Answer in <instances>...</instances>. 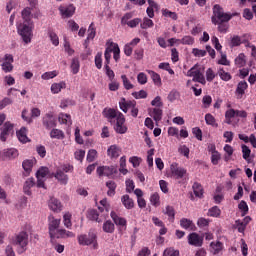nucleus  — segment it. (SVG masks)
Masks as SVG:
<instances>
[{"label":"nucleus","instance_id":"33","mask_svg":"<svg viewBox=\"0 0 256 256\" xmlns=\"http://www.w3.org/2000/svg\"><path fill=\"white\" fill-rule=\"evenodd\" d=\"M72 217L73 215L70 212H66L63 215V224L67 229H71V227H73V223L71 222Z\"/></svg>","mask_w":256,"mask_h":256},{"label":"nucleus","instance_id":"55","mask_svg":"<svg viewBox=\"0 0 256 256\" xmlns=\"http://www.w3.org/2000/svg\"><path fill=\"white\" fill-rule=\"evenodd\" d=\"M242 157L243 159H245V161L249 160V157H251V149L249 148V146L243 144L242 145Z\"/></svg>","mask_w":256,"mask_h":256},{"label":"nucleus","instance_id":"17","mask_svg":"<svg viewBox=\"0 0 256 256\" xmlns=\"http://www.w3.org/2000/svg\"><path fill=\"white\" fill-rule=\"evenodd\" d=\"M0 140L5 142L7 141V136L11 131H13V124L11 122H6L3 127L1 128Z\"/></svg>","mask_w":256,"mask_h":256},{"label":"nucleus","instance_id":"48","mask_svg":"<svg viewBox=\"0 0 256 256\" xmlns=\"http://www.w3.org/2000/svg\"><path fill=\"white\" fill-rule=\"evenodd\" d=\"M154 25L155 23L153 22V20L147 17L143 18V22L140 23L141 29H151V27H153Z\"/></svg>","mask_w":256,"mask_h":256},{"label":"nucleus","instance_id":"36","mask_svg":"<svg viewBox=\"0 0 256 256\" xmlns=\"http://www.w3.org/2000/svg\"><path fill=\"white\" fill-rule=\"evenodd\" d=\"M247 87H249V85L247 84L246 81H240L237 85V88H236V93L238 95H245V90L247 89Z\"/></svg>","mask_w":256,"mask_h":256},{"label":"nucleus","instance_id":"28","mask_svg":"<svg viewBox=\"0 0 256 256\" xmlns=\"http://www.w3.org/2000/svg\"><path fill=\"white\" fill-rule=\"evenodd\" d=\"M67 84L65 83V81H61L59 83H53L51 85V93H53V95H57V93H61L62 89H66Z\"/></svg>","mask_w":256,"mask_h":256},{"label":"nucleus","instance_id":"25","mask_svg":"<svg viewBox=\"0 0 256 256\" xmlns=\"http://www.w3.org/2000/svg\"><path fill=\"white\" fill-rule=\"evenodd\" d=\"M58 121L61 125H67V127H71V125H73V120H71V115L69 114H59Z\"/></svg>","mask_w":256,"mask_h":256},{"label":"nucleus","instance_id":"6","mask_svg":"<svg viewBox=\"0 0 256 256\" xmlns=\"http://www.w3.org/2000/svg\"><path fill=\"white\" fill-rule=\"evenodd\" d=\"M119 107L123 113H127V111L131 109L132 117H137L139 115V108H137V102L135 100L127 101L125 98H121Z\"/></svg>","mask_w":256,"mask_h":256},{"label":"nucleus","instance_id":"26","mask_svg":"<svg viewBox=\"0 0 256 256\" xmlns=\"http://www.w3.org/2000/svg\"><path fill=\"white\" fill-rule=\"evenodd\" d=\"M210 249L212 254L219 255L223 251V244L221 241L211 242Z\"/></svg>","mask_w":256,"mask_h":256},{"label":"nucleus","instance_id":"58","mask_svg":"<svg viewBox=\"0 0 256 256\" xmlns=\"http://www.w3.org/2000/svg\"><path fill=\"white\" fill-rule=\"evenodd\" d=\"M235 227L238 233H245V229H247V226L240 219L235 221Z\"/></svg>","mask_w":256,"mask_h":256},{"label":"nucleus","instance_id":"30","mask_svg":"<svg viewBox=\"0 0 256 256\" xmlns=\"http://www.w3.org/2000/svg\"><path fill=\"white\" fill-rule=\"evenodd\" d=\"M234 117H237V110L233 108L228 109L225 112V123H227V125H231L233 123L231 119H233Z\"/></svg>","mask_w":256,"mask_h":256},{"label":"nucleus","instance_id":"47","mask_svg":"<svg viewBox=\"0 0 256 256\" xmlns=\"http://www.w3.org/2000/svg\"><path fill=\"white\" fill-rule=\"evenodd\" d=\"M218 75H219L220 79H222V81H231V79H233L231 74H229L228 72H225V70L223 68H220L218 70Z\"/></svg>","mask_w":256,"mask_h":256},{"label":"nucleus","instance_id":"14","mask_svg":"<svg viewBox=\"0 0 256 256\" xmlns=\"http://www.w3.org/2000/svg\"><path fill=\"white\" fill-rule=\"evenodd\" d=\"M188 243L193 247H203V237L197 232H192L188 235Z\"/></svg>","mask_w":256,"mask_h":256},{"label":"nucleus","instance_id":"53","mask_svg":"<svg viewBox=\"0 0 256 256\" xmlns=\"http://www.w3.org/2000/svg\"><path fill=\"white\" fill-rule=\"evenodd\" d=\"M48 35L52 44L57 47L59 45V36L53 30H49Z\"/></svg>","mask_w":256,"mask_h":256},{"label":"nucleus","instance_id":"51","mask_svg":"<svg viewBox=\"0 0 256 256\" xmlns=\"http://www.w3.org/2000/svg\"><path fill=\"white\" fill-rule=\"evenodd\" d=\"M205 121L207 125H211L212 127H219V124H217L215 121V117L209 113L205 115Z\"/></svg>","mask_w":256,"mask_h":256},{"label":"nucleus","instance_id":"31","mask_svg":"<svg viewBox=\"0 0 256 256\" xmlns=\"http://www.w3.org/2000/svg\"><path fill=\"white\" fill-rule=\"evenodd\" d=\"M17 137L20 143H29V137H27V128L23 127L17 132Z\"/></svg>","mask_w":256,"mask_h":256},{"label":"nucleus","instance_id":"20","mask_svg":"<svg viewBox=\"0 0 256 256\" xmlns=\"http://www.w3.org/2000/svg\"><path fill=\"white\" fill-rule=\"evenodd\" d=\"M48 205L51 211H54L55 213H59L63 207V205H61V201L55 197L50 198Z\"/></svg>","mask_w":256,"mask_h":256},{"label":"nucleus","instance_id":"42","mask_svg":"<svg viewBox=\"0 0 256 256\" xmlns=\"http://www.w3.org/2000/svg\"><path fill=\"white\" fill-rule=\"evenodd\" d=\"M162 15L163 17H168L169 19H172L173 21H177L179 19V16L176 12H171L169 9H162Z\"/></svg>","mask_w":256,"mask_h":256},{"label":"nucleus","instance_id":"50","mask_svg":"<svg viewBox=\"0 0 256 256\" xmlns=\"http://www.w3.org/2000/svg\"><path fill=\"white\" fill-rule=\"evenodd\" d=\"M112 53L114 54L113 55L114 61H116V62L119 61L120 54H121V49H119L118 44H113L112 43Z\"/></svg>","mask_w":256,"mask_h":256},{"label":"nucleus","instance_id":"16","mask_svg":"<svg viewBox=\"0 0 256 256\" xmlns=\"http://www.w3.org/2000/svg\"><path fill=\"white\" fill-rule=\"evenodd\" d=\"M60 225H61V219H57L53 215L48 216L49 233L55 231L56 229H59Z\"/></svg>","mask_w":256,"mask_h":256},{"label":"nucleus","instance_id":"5","mask_svg":"<svg viewBox=\"0 0 256 256\" xmlns=\"http://www.w3.org/2000/svg\"><path fill=\"white\" fill-rule=\"evenodd\" d=\"M78 243L79 245H83V246L92 245L93 249H99V243H97V234L93 232L79 235Z\"/></svg>","mask_w":256,"mask_h":256},{"label":"nucleus","instance_id":"7","mask_svg":"<svg viewBox=\"0 0 256 256\" xmlns=\"http://www.w3.org/2000/svg\"><path fill=\"white\" fill-rule=\"evenodd\" d=\"M49 236L51 243H54L55 239H67V237H75V234L71 231L57 228L56 230L49 232Z\"/></svg>","mask_w":256,"mask_h":256},{"label":"nucleus","instance_id":"27","mask_svg":"<svg viewBox=\"0 0 256 256\" xmlns=\"http://www.w3.org/2000/svg\"><path fill=\"white\" fill-rule=\"evenodd\" d=\"M35 187V179L34 178H28L25 183H24V187H23V191L25 193V195H32L31 192V188Z\"/></svg>","mask_w":256,"mask_h":256},{"label":"nucleus","instance_id":"13","mask_svg":"<svg viewBox=\"0 0 256 256\" xmlns=\"http://www.w3.org/2000/svg\"><path fill=\"white\" fill-rule=\"evenodd\" d=\"M86 217L90 221H96V223H103V220L105 219V214H99V211L96 209H88Z\"/></svg>","mask_w":256,"mask_h":256},{"label":"nucleus","instance_id":"43","mask_svg":"<svg viewBox=\"0 0 256 256\" xmlns=\"http://www.w3.org/2000/svg\"><path fill=\"white\" fill-rule=\"evenodd\" d=\"M238 209L241 211L242 217H245V215L249 213V206L247 205V202H245V200L240 201V203L238 204Z\"/></svg>","mask_w":256,"mask_h":256},{"label":"nucleus","instance_id":"10","mask_svg":"<svg viewBox=\"0 0 256 256\" xmlns=\"http://www.w3.org/2000/svg\"><path fill=\"white\" fill-rule=\"evenodd\" d=\"M42 125L48 130L53 129V127H57V120L55 119L53 112H48L44 115L42 118Z\"/></svg>","mask_w":256,"mask_h":256},{"label":"nucleus","instance_id":"57","mask_svg":"<svg viewBox=\"0 0 256 256\" xmlns=\"http://www.w3.org/2000/svg\"><path fill=\"white\" fill-rule=\"evenodd\" d=\"M195 43V38L191 36H184L182 39H180L181 45H193Z\"/></svg>","mask_w":256,"mask_h":256},{"label":"nucleus","instance_id":"52","mask_svg":"<svg viewBox=\"0 0 256 256\" xmlns=\"http://www.w3.org/2000/svg\"><path fill=\"white\" fill-rule=\"evenodd\" d=\"M121 79H122L124 89H126L127 91L133 89L134 86L131 83V81H129V78H127V75H122Z\"/></svg>","mask_w":256,"mask_h":256},{"label":"nucleus","instance_id":"38","mask_svg":"<svg viewBox=\"0 0 256 256\" xmlns=\"http://www.w3.org/2000/svg\"><path fill=\"white\" fill-rule=\"evenodd\" d=\"M51 139H65V133L59 129H52L50 132Z\"/></svg>","mask_w":256,"mask_h":256},{"label":"nucleus","instance_id":"35","mask_svg":"<svg viewBox=\"0 0 256 256\" xmlns=\"http://www.w3.org/2000/svg\"><path fill=\"white\" fill-rule=\"evenodd\" d=\"M70 67L73 75H77V73H79V69L81 68L79 58H73Z\"/></svg>","mask_w":256,"mask_h":256},{"label":"nucleus","instance_id":"29","mask_svg":"<svg viewBox=\"0 0 256 256\" xmlns=\"http://www.w3.org/2000/svg\"><path fill=\"white\" fill-rule=\"evenodd\" d=\"M164 215L168 216V221L170 223H175V208L173 206H166L165 210H163Z\"/></svg>","mask_w":256,"mask_h":256},{"label":"nucleus","instance_id":"62","mask_svg":"<svg viewBox=\"0 0 256 256\" xmlns=\"http://www.w3.org/2000/svg\"><path fill=\"white\" fill-rule=\"evenodd\" d=\"M129 19H133V12H127L124 14V16L121 18V25H127L130 21Z\"/></svg>","mask_w":256,"mask_h":256},{"label":"nucleus","instance_id":"39","mask_svg":"<svg viewBox=\"0 0 256 256\" xmlns=\"http://www.w3.org/2000/svg\"><path fill=\"white\" fill-rule=\"evenodd\" d=\"M150 203L153 207H159V205H161V197L159 196V193L155 192L150 196Z\"/></svg>","mask_w":256,"mask_h":256},{"label":"nucleus","instance_id":"56","mask_svg":"<svg viewBox=\"0 0 256 256\" xmlns=\"http://www.w3.org/2000/svg\"><path fill=\"white\" fill-rule=\"evenodd\" d=\"M103 53L98 52L95 56V66L97 69H101L103 67Z\"/></svg>","mask_w":256,"mask_h":256},{"label":"nucleus","instance_id":"59","mask_svg":"<svg viewBox=\"0 0 256 256\" xmlns=\"http://www.w3.org/2000/svg\"><path fill=\"white\" fill-rule=\"evenodd\" d=\"M178 152L180 153V155H183L184 157H186L187 159H189L190 150H189V147H187V145H181V146L178 148Z\"/></svg>","mask_w":256,"mask_h":256},{"label":"nucleus","instance_id":"8","mask_svg":"<svg viewBox=\"0 0 256 256\" xmlns=\"http://www.w3.org/2000/svg\"><path fill=\"white\" fill-rule=\"evenodd\" d=\"M19 157V150L16 148H6L0 152V161H13Z\"/></svg>","mask_w":256,"mask_h":256},{"label":"nucleus","instance_id":"11","mask_svg":"<svg viewBox=\"0 0 256 256\" xmlns=\"http://www.w3.org/2000/svg\"><path fill=\"white\" fill-rule=\"evenodd\" d=\"M188 77H193L192 81L196 83H201V85H206L207 81L205 80V76L201 72V70L196 68H191L188 71Z\"/></svg>","mask_w":256,"mask_h":256},{"label":"nucleus","instance_id":"32","mask_svg":"<svg viewBox=\"0 0 256 256\" xmlns=\"http://www.w3.org/2000/svg\"><path fill=\"white\" fill-rule=\"evenodd\" d=\"M106 187L109 189L107 191L108 197H114L115 190L117 189V183H115V181H108L106 182Z\"/></svg>","mask_w":256,"mask_h":256},{"label":"nucleus","instance_id":"54","mask_svg":"<svg viewBox=\"0 0 256 256\" xmlns=\"http://www.w3.org/2000/svg\"><path fill=\"white\" fill-rule=\"evenodd\" d=\"M95 159H97V150L90 149L87 153L86 160L88 161V163H93V161H95Z\"/></svg>","mask_w":256,"mask_h":256},{"label":"nucleus","instance_id":"18","mask_svg":"<svg viewBox=\"0 0 256 256\" xmlns=\"http://www.w3.org/2000/svg\"><path fill=\"white\" fill-rule=\"evenodd\" d=\"M111 219L114 221L115 225L118 227H127V220L119 215H117V212L112 211L110 213Z\"/></svg>","mask_w":256,"mask_h":256},{"label":"nucleus","instance_id":"2","mask_svg":"<svg viewBox=\"0 0 256 256\" xmlns=\"http://www.w3.org/2000/svg\"><path fill=\"white\" fill-rule=\"evenodd\" d=\"M213 14L211 17V22L213 25H217L219 23H229L231 19H233V15L225 12L223 7L219 4H215L212 8Z\"/></svg>","mask_w":256,"mask_h":256},{"label":"nucleus","instance_id":"41","mask_svg":"<svg viewBox=\"0 0 256 256\" xmlns=\"http://www.w3.org/2000/svg\"><path fill=\"white\" fill-rule=\"evenodd\" d=\"M103 231L105 233H113V231H115V224H113L111 220H107L103 224Z\"/></svg>","mask_w":256,"mask_h":256},{"label":"nucleus","instance_id":"22","mask_svg":"<svg viewBox=\"0 0 256 256\" xmlns=\"http://www.w3.org/2000/svg\"><path fill=\"white\" fill-rule=\"evenodd\" d=\"M149 115L154 119V121L159 122L163 119V109L153 108L149 110Z\"/></svg>","mask_w":256,"mask_h":256},{"label":"nucleus","instance_id":"9","mask_svg":"<svg viewBox=\"0 0 256 256\" xmlns=\"http://www.w3.org/2000/svg\"><path fill=\"white\" fill-rule=\"evenodd\" d=\"M171 175L174 179H183L187 175V170L179 167V164L172 163L170 166Z\"/></svg>","mask_w":256,"mask_h":256},{"label":"nucleus","instance_id":"49","mask_svg":"<svg viewBox=\"0 0 256 256\" xmlns=\"http://www.w3.org/2000/svg\"><path fill=\"white\" fill-rule=\"evenodd\" d=\"M221 209L219 206H214L208 210V217H220Z\"/></svg>","mask_w":256,"mask_h":256},{"label":"nucleus","instance_id":"46","mask_svg":"<svg viewBox=\"0 0 256 256\" xmlns=\"http://www.w3.org/2000/svg\"><path fill=\"white\" fill-rule=\"evenodd\" d=\"M49 174V168L47 167H41L37 172H36V179H45L47 175Z\"/></svg>","mask_w":256,"mask_h":256},{"label":"nucleus","instance_id":"23","mask_svg":"<svg viewBox=\"0 0 256 256\" xmlns=\"http://www.w3.org/2000/svg\"><path fill=\"white\" fill-rule=\"evenodd\" d=\"M121 203L125 209H133L135 207V201L128 194L121 197Z\"/></svg>","mask_w":256,"mask_h":256},{"label":"nucleus","instance_id":"64","mask_svg":"<svg viewBox=\"0 0 256 256\" xmlns=\"http://www.w3.org/2000/svg\"><path fill=\"white\" fill-rule=\"evenodd\" d=\"M163 256H179V250L167 248L166 250H164Z\"/></svg>","mask_w":256,"mask_h":256},{"label":"nucleus","instance_id":"44","mask_svg":"<svg viewBox=\"0 0 256 256\" xmlns=\"http://www.w3.org/2000/svg\"><path fill=\"white\" fill-rule=\"evenodd\" d=\"M235 65H237V67H245V64L247 63L245 60V54L244 53H240L234 60Z\"/></svg>","mask_w":256,"mask_h":256},{"label":"nucleus","instance_id":"12","mask_svg":"<svg viewBox=\"0 0 256 256\" xmlns=\"http://www.w3.org/2000/svg\"><path fill=\"white\" fill-rule=\"evenodd\" d=\"M97 175H99V177H113V175H115V173H117V168H115L114 166H100L97 168L96 170Z\"/></svg>","mask_w":256,"mask_h":256},{"label":"nucleus","instance_id":"61","mask_svg":"<svg viewBox=\"0 0 256 256\" xmlns=\"http://www.w3.org/2000/svg\"><path fill=\"white\" fill-rule=\"evenodd\" d=\"M54 77H57V71L45 72L41 76V78L44 79V81H49V79H54Z\"/></svg>","mask_w":256,"mask_h":256},{"label":"nucleus","instance_id":"15","mask_svg":"<svg viewBox=\"0 0 256 256\" xmlns=\"http://www.w3.org/2000/svg\"><path fill=\"white\" fill-rule=\"evenodd\" d=\"M75 9V5L69 4L68 6H60L59 12L64 19H69V17L75 15Z\"/></svg>","mask_w":256,"mask_h":256},{"label":"nucleus","instance_id":"63","mask_svg":"<svg viewBox=\"0 0 256 256\" xmlns=\"http://www.w3.org/2000/svg\"><path fill=\"white\" fill-rule=\"evenodd\" d=\"M22 167L24 171H31V169H33V160H24L22 163Z\"/></svg>","mask_w":256,"mask_h":256},{"label":"nucleus","instance_id":"34","mask_svg":"<svg viewBox=\"0 0 256 256\" xmlns=\"http://www.w3.org/2000/svg\"><path fill=\"white\" fill-rule=\"evenodd\" d=\"M22 19L24 23H33L31 20V8L26 7L22 10Z\"/></svg>","mask_w":256,"mask_h":256},{"label":"nucleus","instance_id":"40","mask_svg":"<svg viewBox=\"0 0 256 256\" xmlns=\"http://www.w3.org/2000/svg\"><path fill=\"white\" fill-rule=\"evenodd\" d=\"M192 189L196 197H199V198L203 197V186H201L198 182H195L193 184Z\"/></svg>","mask_w":256,"mask_h":256},{"label":"nucleus","instance_id":"37","mask_svg":"<svg viewBox=\"0 0 256 256\" xmlns=\"http://www.w3.org/2000/svg\"><path fill=\"white\" fill-rule=\"evenodd\" d=\"M95 35H97V28L95 27V23H91L88 27V36H87V40H93L95 39Z\"/></svg>","mask_w":256,"mask_h":256},{"label":"nucleus","instance_id":"60","mask_svg":"<svg viewBox=\"0 0 256 256\" xmlns=\"http://www.w3.org/2000/svg\"><path fill=\"white\" fill-rule=\"evenodd\" d=\"M241 43H245V41H241V37L239 36H233L230 42V46L231 47H239V45H241Z\"/></svg>","mask_w":256,"mask_h":256},{"label":"nucleus","instance_id":"45","mask_svg":"<svg viewBox=\"0 0 256 256\" xmlns=\"http://www.w3.org/2000/svg\"><path fill=\"white\" fill-rule=\"evenodd\" d=\"M148 73H149L153 83L155 85L160 86L161 85V76L158 73H156L155 71H152V70H149Z\"/></svg>","mask_w":256,"mask_h":256},{"label":"nucleus","instance_id":"1","mask_svg":"<svg viewBox=\"0 0 256 256\" xmlns=\"http://www.w3.org/2000/svg\"><path fill=\"white\" fill-rule=\"evenodd\" d=\"M102 113L106 119H116V124L114 126L116 133H119L120 135L127 133V126H125V115H123V113L116 111L113 108H106Z\"/></svg>","mask_w":256,"mask_h":256},{"label":"nucleus","instance_id":"19","mask_svg":"<svg viewBox=\"0 0 256 256\" xmlns=\"http://www.w3.org/2000/svg\"><path fill=\"white\" fill-rule=\"evenodd\" d=\"M55 179L59 181L61 185H67L69 183V176L65 174L61 169H58L54 174Z\"/></svg>","mask_w":256,"mask_h":256},{"label":"nucleus","instance_id":"4","mask_svg":"<svg viewBox=\"0 0 256 256\" xmlns=\"http://www.w3.org/2000/svg\"><path fill=\"white\" fill-rule=\"evenodd\" d=\"M18 35L22 37V41L26 45L31 43V38L33 37V22H23L17 26Z\"/></svg>","mask_w":256,"mask_h":256},{"label":"nucleus","instance_id":"3","mask_svg":"<svg viewBox=\"0 0 256 256\" xmlns=\"http://www.w3.org/2000/svg\"><path fill=\"white\" fill-rule=\"evenodd\" d=\"M12 245L17 247V253H25L27 251V245H29V234L22 231L12 238Z\"/></svg>","mask_w":256,"mask_h":256},{"label":"nucleus","instance_id":"24","mask_svg":"<svg viewBox=\"0 0 256 256\" xmlns=\"http://www.w3.org/2000/svg\"><path fill=\"white\" fill-rule=\"evenodd\" d=\"M180 227H182V229L195 231V223H193V221L188 218H182L180 220Z\"/></svg>","mask_w":256,"mask_h":256},{"label":"nucleus","instance_id":"21","mask_svg":"<svg viewBox=\"0 0 256 256\" xmlns=\"http://www.w3.org/2000/svg\"><path fill=\"white\" fill-rule=\"evenodd\" d=\"M107 155L110 159H118L119 155H121V148L117 145H111L107 150Z\"/></svg>","mask_w":256,"mask_h":256}]
</instances>
